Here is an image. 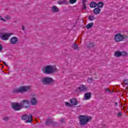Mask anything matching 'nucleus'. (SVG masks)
Wrapping results in <instances>:
<instances>
[{"label": "nucleus", "instance_id": "obj_7", "mask_svg": "<svg viewBox=\"0 0 128 128\" xmlns=\"http://www.w3.org/2000/svg\"><path fill=\"white\" fill-rule=\"evenodd\" d=\"M11 108H12L13 110H16V111L20 110L22 108L20 104H19L18 103H16V102L12 103L11 105Z\"/></svg>", "mask_w": 128, "mask_h": 128}, {"label": "nucleus", "instance_id": "obj_13", "mask_svg": "<svg viewBox=\"0 0 128 128\" xmlns=\"http://www.w3.org/2000/svg\"><path fill=\"white\" fill-rule=\"evenodd\" d=\"M30 102L32 106H36L38 104V99L32 98L30 100Z\"/></svg>", "mask_w": 128, "mask_h": 128}, {"label": "nucleus", "instance_id": "obj_10", "mask_svg": "<svg viewBox=\"0 0 128 128\" xmlns=\"http://www.w3.org/2000/svg\"><path fill=\"white\" fill-rule=\"evenodd\" d=\"M78 90L79 92H84L88 90V88L85 85H80Z\"/></svg>", "mask_w": 128, "mask_h": 128}, {"label": "nucleus", "instance_id": "obj_33", "mask_svg": "<svg viewBox=\"0 0 128 128\" xmlns=\"http://www.w3.org/2000/svg\"><path fill=\"white\" fill-rule=\"evenodd\" d=\"M117 116L118 118H122V112H118L117 114Z\"/></svg>", "mask_w": 128, "mask_h": 128}, {"label": "nucleus", "instance_id": "obj_20", "mask_svg": "<svg viewBox=\"0 0 128 128\" xmlns=\"http://www.w3.org/2000/svg\"><path fill=\"white\" fill-rule=\"evenodd\" d=\"M90 7L92 8H96V6H97V4L94 2H92L90 3Z\"/></svg>", "mask_w": 128, "mask_h": 128}, {"label": "nucleus", "instance_id": "obj_28", "mask_svg": "<svg viewBox=\"0 0 128 128\" xmlns=\"http://www.w3.org/2000/svg\"><path fill=\"white\" fill-rule=\"evenodd\" d=\"M93 81L94 79L92 78H90L87 80V82L89 84H91V82H92Z\"/></svg>", "mask_w": 128, "mask_h": 128}, {"label": "nucleus", "instance_id": "obj_9", "mask_svg": "<svg viewBox=\"0 0 128 128\" xmlns=\"http://www.w3.org/2000/svg\"><path fill=\"white\" fill-rule=\"evenodd\" d=\"M20 104H21L22 108L24 106L25 108H30V101L28 100H22Z\"/></svg>", "mask_w": 128, "mask_h": 128}, {"label": "nucleus", "instance_id": "obj_34", "mask_svg": "<svg viewBox=\"0 0 128 128\" xmlns=\"http://www.w3.org/2000/svg\"><path fill=\"white\" fill-rule=\"evenodd\" d=\"M2 120H5V122H7V120H10V118H8V116H5L2 118Z\"/></svg>", "mask_w": 128, "mask_h": 128}, {"label": "nucleus", "instance_id": "obj_3", "mask_svg": "<svg viewBox=\"0 0 128 128\" xmlns=\"http://www.w3.org/2000/svg\"><path fill=\"white\" fill-rule=\"evenodd\" d=\"M30 90V86H22L18 88L14 89L12 90L13 94H18L20 92H26Z\"/></svg>", "mask_w": 128, "mask_h": 128}, {"label": "nucleus", "instance_id": "obj_5", "mask_svg": "<svg viewBox=\"0 0 128 128\" xmlns=\"http://www.w3.org/2000/svg\"><path fill=\"white\" fill-rule=\"evenodd\" d=\"M42 84H50L54 82V79L50 77H44L41 80Z\"/></svg>", "mask_w": 128, "mask_h": 128}, {"label": "nucleus", "instance_id": "obj_31", "mask_svg": "<svg viewBox=\"0 0 128 128\" xmlns=\"http://www.w3.org/2000/svg\"><path fill=\"white\" fill-rule=\"evenodd\" d=\"M121 54L122 56H128V53H126V52H121Z\"/></svg>", "mask_w": 128, "mask_h": 128}, {"label": "nucleus", "instance_id": "obj_21", "mask_svg": "<svg viewBox=\"0 0 128 128\" xmlns=\"http://www.w3.org/2000/svg\"><path fill=\"white\" fill-rule=\"evenodd\" d=\"M92 26H94V22H92L86 25V28L88 30L90 28H92Z\"/></svg>", "mask_w": 128, "mask_h": 128}, {"label": "nucleus", "instance_id": "obj_6", "mask_svg": "<svg viewBox=\"0 0 128 128\" xmlns=\"http://www.w3.org/2000/svg\"><path fill=\"white\" fill-rule=\"evenodd\" d=\"M32 114L28 115L26 114H24L22 116V120H27L26 121V124H30V122H32Z\"/></svg>", "mask_w": 128, "mask_h": 128}, {"label": "nucleus", "instance_id": "obj_40", "mask_svg": "<svg viewBox=\"0 0 128 128\" xmlns=\"http://www.w3.org/2000/svg\"><path fill=\"white\" fill-rule=\"evenodd\" d=\"M115 106H118V102H115Z\"/></svg>", "mask_w": 128, "mask_h": 128}, {"label": "nucleus", "instance_id": "obj_41", "mask_svg": "<svg viewBox=\"0 0 128 128\" xmlns=\"http://www.w3.org/2000/svg\"><path fill=\"white\" fill-rule=\"evenodd\" d=\"M22 30H24V26H22Z\"/></svg>", "mask_w": 128, "mask_h": 128}, {"label": "nucleus", "instance_id": "obj_39", "mask_svg": "<svg viewBox=\"0 0 128 128\" xmlns=\"http://www.w3.org/2000/svg\"><path fill=\"white\" fill-rule=\"evenodd\" d=\"M2 50V44H0V50Z\"/></svg>", "mask_w": 128, "mask_h": 128}, {"label": "nucleus", "instance_id": "obj_24", "mask_svg": "<svg viewBox=\"0 0 128 128\" xmlns=\"http://www.w3.org/2000/svg\"><path fill=\"white\" fill-rule=\"evenodd\" d=\"M97 6L100 8H103L104 7V2H98L97 3Z\"/></svg>", "mask_w": 128, "mask_h": 128}, {"label": "nucleus", "instance_id": "obj_42", "mask_svg": "<svg viewBox=\"0 0 128 128\" xmlns=\"http://www.w3.org/2000/svg\"><path fill=\"white\" fill-rule=\"evenodd\" d=\"M4 66H8V64H6V62H3Z\"/></svg>", "mask_w": 128, "mask_h": 128}, {"label": "nucleus", "instance_id": "obj_35", "mask_svg": "<svg viewBox=\"0 0 128 128\" xmlns=\"http://www.w3.org/2000/svg\"><path fill=\"white\" fill-rule=\"evenodd\" d=\"M65 104L66 106H70V108L72 107V104H70V102H65Z\"/></svg>", "mask_w": 128, "mask_h": 128}, {"label": "nucleus", "instance_id": "obj_18", "mask_svg": "<svg viewBox=\"0 0 128 128\" xmlns=\"http://www.w3.org/2000/svg\"><path fill=\"white\" fill-rule=\"evenodd\" d=\"M122 52H120L118 51L116 52L114 54V56H116V58H120V56H122Z\"/></svg>", "mask_w": 128, "mask_h": 128}, {"label": "nucleus", "instance_id": "obj_1", "mask_svg": "<svg viewBox=\"0 0 128 128\" xmlns=\"http://www.w3.org/2000/svg\"><path fill=\"white\" fill-rule=\"evenodd\" d=\"M78 118L79 120V124L80 126H86L92 120V117L84 115H80Z\"/></svg>", "mask_w": 128, "mask_h": 128}, {"label": "nucleus", "instance_id": "obj_8", "mask_svg": "<svg viewBox=\"0 0 128 128\" xmlns=\"http://www.w3.org/2000/svg\"><path fill=\"white\" fill-rule=\"evenodd\" d=\"M122 38L124 37L122 34H117L114 35V40L116 42H122Z\"/></svg>", "mask_w": 128, "mask_h": 128}, {"label": "nucleus", "instance_id": "obj_32", "mask_svg": "<svg viewBox=\"0 0 128 128\" xmlns=\"http://www.w3.org/2000/svg\"><path fill=\"white\" fill-rule=\"evenodd\" d=\"M122 42H124V40H128V36L126 35H122Z\"/></svg>", "mask_w": 128, "mask_h": 128}, {"label": "nucleus", "instance_id": "obj_11", "mask_svg": "<svg viewBox=\"0 0 128 128\" xmlns=\"http://www.w3.org/2000/svg\"><path fill=\"white\" fill-rule=\"evenodd\" d=\"M18 42V38L16 36H12L10 39V42L11 44H16Z\"/></svg>", "mask_w": 128, "mask_h": 128}, {"label": "nucleus", "instance_id": "obj_16", "mask_svg": "<svg viewBox=\"0 0 128 128\" xmlns=\"http://www.w3.org/2000/svg\"><path fill=\"white\" fill-rule=\"evenodd\" d=\"M94 14H98L100 12V8H96L93 10Z\"/></svg>", "mask_w": 128, "mask_h": 128}, {"label": "nucleus", "instance_id": "obj_14", "mask_svg": "<svg viewBox=\"0 0 128 128\" xmlns=\"http://www.w3.org/2000/svg\"><path fill=\"white\" fill-rule=\"evenodd\" d=\"M70 102L72 106H76L78 104V100L75 98H72L70 100Z\"/></svg>", "mask_w": 128, "mask_h": 128}, {"label": "nucleus", "instance_id": "obj_36", "mask_svg": "<svg viewBox=\"0 0 128 128\" xmlns=\"http://www.w3.org/2000/svg\"><path fill=\"white\" fill-rule=\"evenodd\" d=\"M5 18H6V20H10V16L6 15L5 16Z\"/></svg>", "mask_w": 128, "mask_h": 128}, {"label": "nucleus", "instance_id": "obj_26", "mask_svg": "<svg viewBox=\"0 0 128 128\" xmlns=\"http://www.w3.org/2000/svg\"><path fill=\"white\" fill-rule=\"evenodd\" d=\"M57 3L58 4H64V0H59Z\"/></svg>", "mask_w": 128, "mask_h": 128}, {"label": "nucleus", "instance_id": "obj_27", "mask_svg": "<svg viewBox=\"0 0 128 128\" xmlns=\"http://www.w3.org/2000/svg\"><path fill=\"white\" fill-rule=\"evenodd\" d=\"M78 0H69V2L71 4H76Z\"/></svg>", "mask_w": 128, "mask_h": 128}, {"label": "nucleus", "instance_id": "obj_12", "mask_svg": "<svg viewBox=\"0 0 128 128\" xmlns=\"http://www.w3.org/2000/svg\"><path fill=\"white\" fill-rule=\"evenodd\" d=\"M92 98V93L86 92L84 94L85 100H88Z\"/></svg>", "mask_w": 128, "mask_h": 128}, {"label": "nucleus", "instance_id": "obj_25", "mask_svg": "<svg viewBox=\"0 0 128 128\" xmlns=\"http://www.w3.org/2000/svg\"><path fill=\"white\" fill-rule=\"evenodd\" d=\"M72 48L74 50H78V44H74L72 46Z\"/></svg>", "mask_w": 128, "mask_h": 128}, {"label": "nucleus", "instance_id": "obj_19", "mask_svg": "<svg viewBox=\"0 0 128 128\" xmlns=\"http://www.w3.org/2000/svg\"><path fill=\"white\" fill-rule=\"evenodd\" d=\"M96 44L94 42H90L87 45L88 48H92L95 46Z\"/></svg>", "mask_w": 128, "mask_h": 128}, {"label": "nucleus", "instance_id": "obj_30", "mask_svg": "<svg viewBox=\"0 0 128 128\" xmlns=\"http://www.w3.org/2000/svg\"><path fill=\"white\" fill-rule=\"evenodd\" d=\"M123 84H125V86H128V79L124 80L123 82Z\"/></svg>", "mask_w": 128, "mask_h": 128}, {"label": "nucleus", "instance_id": "obj_37", "mask_svg": "<svg viewBox=\"0 0 128 128\" xmlns=\"http://www.w3.org/2000/svg\"><path fill=\"white\" fill-rule=\"evenodd\" d=\"M0 20H2V22H6V19L4 18L2 16H0Z\"/></svg>", "mask_w": 128, "mask_h": 128}, {"label": "nucleus", "instance_id": "obj_2", "mask_svg": "<svg viewBox=\"0 0 128 128\" xmlns=\"http://www.w3.org/2000/svg\"><path fill=\"white\" fill-rule=\"evenodd\" d=\"M42 72L44 74H54V72H56L58 69L52 67V66H46L44 68H42Z\"/></svg>", "mask_w": 128, "mask_h": 128}, {"label": "nucleus", "instance_id": "obj_4", "mask_svg": "<svg viewBox=\"0 0 128 128\" xmlns=\"http://www.w3.org/2000/svg\"><path fill=\"white\" fill-rule=\"evenodd\" d=\"M11 36H12V32H0V38H1L2 40H8Z\"/></svg>", "mask_w": 128, "mask_h": 128}, {"label": "nucleus", "instance_id": "obj_22", "mask_svg": "<svg viewBox=\"0 0 128 128\" xmlns=\"http://www.w3.org/2000/svg\"><path fill=\"white\" fill-rule=\"evenodd\" d=\"M82 2L84 10H86V0H82Z\"/></svg>", "mask_w": 128, "mask_h": 128}, {"label": "nucleus", "instance_id": "obj_38", "mask_svg": "<svg viewBox=\"0 0 128 128\" xmlns=\"http://www.w3.org/2000/svg\"><path fill=\"white\" fill-rule=\"evenodd\" d=\"M104 90H105V92H108L110 93L112 92L108 88H105Z\"/></svg>", "mask_w": 128, "mask_h": 128}, {"label": "nucleus", "instance_id": "obj_29", "mask_svg": "<svg viewBox=\"0 0 128 128\" xmlns=\"http://www.w3.org/2000/svg\"><path fill=\"white\" fill-rule=\"evenodd\" d=\"M60 124H64V118H61L60 119Z\"/></svg>", "mask_w": 128, "mask_h": 128}, {"label": "nucleus", "instance_id": "obj_23", "mask_svg": "<svg viewBox=\"0 0 128 128\" xmlns=\"http://www.w3.org/2000/svg\"><path fill=\"white\" fill-rule=\"evenodd\" d=\"M52 122V120L51 119H48L46 122V126H49V124H50Z\"/></svg>", "mask_w": 128, "mask_h": 128}, {"label": "nucleus", "instance_id": "obj_15", "mask_svg": "<svg viewBox=\"0 0 128 128\" xmlns=\"http://www.w3.org/2000/svg\"><path fill=\"white\" fill-rule=\"evenodd\" d=\"M52 10L53 12H58L60 9L58 6H54L52 7Z\"/></svg>", "mask_w": 128, "mask_h": 128}, {"label": "nucleus", "instance_id": "obj_17", "mask_svg": "<svg viewBox=\"0 0 128 128\" xmlns=\"http://www.w3.org/2000/svg\"><path fill=\"white\" fill-rule=\"evenodd\" d=\"M96 19V16L94 15L90 14L88 16V20H89L90 22H93V20H94Z\"/></svg>", "mask_w": 128, "mask_h": 128}, {"label": "nucleus", "instance_id": "obj_43", "mask_svg": "<svg viewBox=\"0 0 128 128\" xmlns=\"http://www.w3.org/2000/svg\"><path fill=\"white\" fill-rule=\"evenodd\" d=\"M65 2V4H66V0H65V2Z\"/></svg>", "mask_w": 128, "mask_h": 128}]
</instances>
